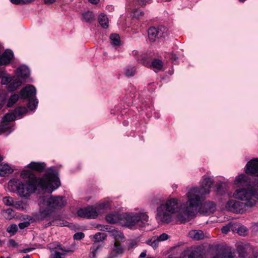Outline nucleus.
I'll use <instances>...</instances> for the list:
<instances>
[{"label": "nucleus", "mask_w": 258, "mask_h": 258, "mask_svg": "<svg viewBox=\"0 0 258 258\" xmlns=\"http://www.w3.org/2000/svg\"><path fill=\"white\" fill-rule=\"evenodd\" d=\"M210 177L204 179L200 187H193L186 194L188 200L186 205L181 204L176 198L167 200L157 208L156 219L162 223H169L172 216L176 214L177 219L182 223L188 221L190 217L204 200L205 195L210 192L213 184Z\"/></svg>", "instance_id": "1"}, {"label": "nucleus", "mask_w": 258, "mask_h": 258, "mask_svg": "<svg viewBox=\"0 0 258 258\" xmlns=\"http://www.w3.org/2000/svg\"><path fill=\"white\" fill-rule=\"evenodd\" d=\"M21 177L26 183L19 182L17 185V191L22 197H28L35 191L37 187L51 193L60 185V181L56 171L53 167L49 169L43 177L37 178L30 170H24L21 173Z\"/></svg>", "instance_id": "2"}, {"label": "nucleus", "mask_w": 258, "mask_h": 258, "mask_svg": "<svg viewBox=\"0 0 258 258\" xmlns=\"http://www.w3.org/2000/svg\"><path fill=\"white\" fill-rule=\"evenodd\" d=\"M233 197L244 201L245 203L235 200H229L225 205L226 210L235 213L242 214L247 208H251L255 205L258 200V188L250 187L248 190L244 188H239L235 190Z\"/></svg>", "instance_id": "3"}, {"label": "nucleus", "mask_w": 258, "mask_h": 258, "mask_svg": "<svg viewBox=\"0 0 258 258\" xmlns=\"http://www.w3.org/2000/svg\"><path fill=\"white\" fill-rule=\"evenodd\" d=\"M40 206L38 218L40 220H43L48 219L49 221V224L53 225L66 226L63 221L59 222L57 220L52 217L54 213L53 210L60 209L66 205V201L62 196H43L40 197L38 199Z\"/></svg>", "instance_id": "4"}, {"label": "nucleus", "mask_w": 258, "mask_h": 258, "mask_svg": "<svg viewBox=\"0 0 258 258\" xmlns=\"http://www.w3.org/2000/svg\"><path fill=\"white\" fill-rule=\"evenodd\" d=\"M121 225L131 229L143 227L148 225L149 216L146 212L122 214Z\"/></svg>", "instance_id": "5"}, {"label": "nucleus", "mask_w": 258, "mask_h": 258, "mask_svg": "<svg viewBox=\"0 0 258 258\" xmlns=\"http://www.w3.org/2000/svg\"><path fill=\"white\" fill-rule=\"evenodd\" d=\"M205 258H235L230 247L216 244L212 246Z\"/></svg>", "instance_id": "6"}, {"label": "nucleus", "mask_w": 258, "mask_h": 258, "mask_svg": "<svg viewBox=\"0 0 258 258\" xmlns=\"http://www.w3.org/2000/svg\"><path fill=\"white\" fill-rule=\"evenodd\" d=\"M180 258H204V249L201 246L187 248L180 254Z\"/></svg>", "instance_id": "7"}, {"label": "nucleus", "mask_w": 258, "mask_h": 258, "mask_svg": "<svg viewBox=\"0 0 258 258\" xmlns=\"http://www.w3.org/2000/svg\"><path fill=\"white\" fill-rule=\"evenodd\" d=\"M234 184L237 187L244 188L246 190H248L250 187H254L255 188H258V180L254 183L250 184L249 178L245 174H241L236 177L234 180Z\"/></svg>", "instance_id": "8"}, {"label": "nucleus", "mask_w": 258, "mask_h": 258, "mask_svg": "<svg viewBox=\"0 0 258 258\" xmlns=\"http://www.w3.org/2000/svg\"><path fill=\"white\" fill-rule=\"evenodd\" d=\"M97 208L88 206L84 208H80L77 211L78 216L87 219H95L98 216Z\"/></svg>", "instance_id": "9"}, {"label": "nucleus", "mask_w": 258, "mask_h": 258, "mask_svg": "<svg viewBox=\"0 0 258 258\" xmlns=\"http://www.w3.org/2000/svg\"><path fill=\"white\" fill-rule=\"evenodd\" d=\"M36 90L34 86L28 85L21 89L20 97L24 99H33L35 97Z\"/></svg>", "instance_id": "10"}, {"label": "nucleus", "mask_w": 258, "mask_h": 258, "mask_svg": "<svg viewBox=\"0 0 258 258\" xmlns=\"http://www.w3.org/2000/svg\"><path fill=\"white\" fill-rule=\"evenodd\" d=\"M245 173L258 176V158L250 160L245 166Z\"/></svg>", "instance_id": "11"}, {"label": "nucleus", "mask_w": 258, "mask_h": 258, "mask_svg": "<svg viewBox=\"0 0 258 258\" xmlns=\"http://www.w3.org/2000/svg\"><path fill=\"white\" fill-rule=\"evenodd\" d=\"M106 237V234L104 233L98 232L95 234L93 236L94 237V244L91 247V254L90 256H92L93 257H96V253L97 252L98 250L100 248V245H96L95 244L96 243L99 242L100 241H102Z\"/></svg>", "instance_id": "12"}, {"label": "nucleus", "mask_w": 258, "mask_h": 258, "mask_svg": "<svg viewBox=\"0 0 258 258\" xmlns=\"http://www.w3.org/2000/svg\"><path fill=\"white\" fill-rule=\"evenodd\" d=\"M148 36L150 41L154 42L157 39L162 36V33L160 28L151 27L148 29Z\"/></svg>", "instance_id": "13"}, {"label": "nucleus", "mask_w": 258, "mask_h": 258, "mask_svg": "<svg viewBox=\"0 0 258 258\" xmlns=\"http://www.w3.org/2000/svg\"><path fill=\"white\" fill-rule=\"evenodd\" d=\"M122 214H119L117 213H113L108 214L106 216V220L112 224L119 223L121 224L122 219Z\"/></svg>", "instance_id": "14"}, {"label": "nucleus", "mask_w": 258, "mask_h": 258, "mask_svg": "<svg viewBox=\"0 0 258 258\" xmlns=\"http://www.w3.org/2000/svg\"><path fill=\"white\" fill-rule=\"evenodd\" d=\"M13 53L11 50H6L0 56V65H6L10 63L13 57Z\"/></svg>", "instance_id": "15"}, {"label": "nucleus", "mask_w": 258, "mask_h": 258, "mask_svg": "<svg viewBox=\"0 0 258 258\" xmlns=\"http://www.w3.org/2000/svg\"><path fill=\"white\" fill-rule=\"evenodd\" d=\"M216 209V205L214 203L210 201L206 202L202 207L200 208V211L206 214L213 213Z\"/></svg>", "instance_id": "16"}, {"label": "nucleus", "mask_w": 258, "mask_h": 258, "mask_svg": "<svg viewBox=\"0 0 258 258\" xmlns=\"http://www.w3.org/2000/svg\"><path fill=\"white\" fill-rule=\"evenodd\" d=\"M28 166L32 170L42 172L45 169L46 165L44 162H31Z\"/></svg>", "instance_id": "17"}, {"label": "nucleus", "mask_w": 258, "mask_h": 258, "mask_svg": "<svg viewBox=\"0 0 258 258\" xmlns=\"http://www.w3.org/2000/svg\"><path fill=\"white\" fill-rule=\"evenodd\" d=\"M123 253L124 249L121 246L120 243H118L117 242H114L112 250L110 252V253L112 254V255L115 257H117L118 256L122 255Z\"/></svg>", "instance_id": "18"}, {"label": "nucleus", "mask_w": 258, "mask_h": 258, "mask_svg": "<svg viewBox=\"0 0 258 258\" xmlns=\"http://www.w3.org/2000/svg\"><path fill=\"white\" fill-rule=\"evenodd\" d=\"M10 84L8 87V89L10 91H14L16 90L22 84V81L19 77L13 78V80Z\"/></svg>", "instance_id": "19"}, {"label": "nucleus", "mask_w": 258, "mask_h": 258, "mask_svg": "<svg viewBox=\"0 0 258 258\" xmlns=\"http://www.w3.org/2000/svg\"><path fill=\"white\" fill-rule=\"evenodd\" d=\"M188 236L195 240H200L204 238V234L202 230H192L189 232Z\"/></svg>", "instance_id": "20"}, {"label": "nucleus", "mask_w": 258, "mask_h": 258, "mask_svg": "<svg viewBox=\"0 0 258 258\" xmlns=\"http://www.w3.org/2000/svg\"><path fill=\"white\" fill-rule=\"evenodd\" d=\"M17 73L18 77L20 78H26L28 77L30 74V71L28 67L23 66L19 68L17 70Z\"/></svg>", "instance_id": "21"}, {"label": "nucleus", "mask_w": 258, "mask_h": 258, "mask_svg": "<svg viewBox=\"0 0 258 258\" xmlns=\"http://www.w3.org/2000/svg\"><path fill=\"white\" fill-rule=\"evenodd\" d=\"M0 74H4L1 76V83L3 85H7L12 82L13 77L10 75L5 73L4 71L0 70Z\"/></svg>", "instance_id": "22"}, {"label": "nucleus", "mask_w": 258, "mask_h": 258, "mask_svg": "<svg viewBox=\"0 0 258 258\" xmlns=\"http://www.w3.org/2000/svg\"><path fill=\"white\" fill-rule=\"evenodd\" d=\"M13 172V169L8 164L0 165V176H5Z\"/></svg>", "instance_id": "23"}, {"label": "nucleus", "mask_w": 258, "mask_h": 258, "mask_svg": "<svg viewBox=\"0 0 258 258\" xmlns=\"http://www.w3.org/2000/svg\"><path fill=\"white\" fill-rule=\"evenodd\" d=\"M12 124L11 122H8L3 121V122L0 125V134L2 133H5L8 132L9 133L12 132Z\"/></svg>", "instance_id": "24"}, {"label": "nucleus", "mask_w": 258, "mask_h": 258, "mask_svg": "<svg viewBox=\"0 0 258 258\" xmlns=\"http://www.w3.org/2000/svg\"><path fill=\"white\" fill-rule=\"evenodd\" d=\"M94 16L92 12L90 11L86 12L82 15L81 20L86 23L91 22L93 20Z\"/></svg>", "instance_id": "25"}, {"label": "nucleus", "mask_w": 258, "mask_h": 258, "mask_svg": "<svg viewBox=\"0 0 258 258\" xmlns=\"http://www.w3.org/2000/svg\"><path fill=\"white\" fill-rule=\"evenodd\" d=\"M237 250L239 254V256L241 258H245L247 255V249L246 246L239 244L237 247Z\"/></svg>", "instance_id": "26"}, {"label": "nucleus", "mask_w": 258, "mask_h": 258, "mask_svg": "<svg viewBox=\"0 0 258 258\" xmlns=\"http://www.w3.org/2000/svg\"><path fill=\"white\" fill-rule=\"evenodd\" d=\"M98 21L100 25L103 28H107L108 27V20L106 16L104 14H100L98 17Z\"/></svg>", "instance_id": "27"}, {"label": "nucleus", "mask_w": 258, "mask_h": 258, "mask_svg": "<svg viewBox=\"0 0 258 258\" xmlns=\"http://www.w3.org/2000/svg\"><path fill=\"white\" fill-rule=\"evenodd\" d=\"M148 245L152 246L155 249L158 246L159 241L155 236H152L151 238L146 241V242Z\"/></svg>", "instance_id": "28"}, {"label": "nucleus", "mask_w": 258, "mask_h": 258, "mask_svg": "<svg viewBox=\"0 0 258 258\" xmlns=\"http://www.w3.org/2000/svg\"><path fill=\"white\" fill-rule=\"evenodd\" d=\"M234 228H236V225L230 222L228 224L222 227L221 228V231L224 234H227L231 230H233Z\"/></svg>", "instance_id": "29"}, {"label": "nucleus", "mask_w": 258, "mask_h": 258, "mask_svg": "<svg viewBox=\"0 0 258 258\" xmlns=\"http://www.w3.org/2000/svg\"><path fill=\"white\" fill-rule=\"evenodd\" d=\"M151 65L154 69L160 71L163 67V62L160 59H155L152 61Z\"/></svg>", "instance_id": "30"}, {"label": "nucleus", "mask_w": 258, "mask_h": 258, "mask_svg": "<svg viewBox=\"0 0 258 258\" xmlns=\"http://www.w3.org/2000/svg\"><path fill=\"white\" fill-rule=\"evenodd\" d=\"M111 43L116 46H118L120 44V37L118 34H112L110 36Z\"/></svg>", "instance_id": "31"}, {"label": "nucleus", "mask_w": 258, "mask_h": 258, "mask_svg": "<svg viewBox=\"0 0 258 258\" xmlns=\"http://www.w3.org/2000/svg\"><path fill=\"white\" fill-rule=\"evenodd\" d=\"M112 235L115 239V242H117L119 243L120 241H122L124 239L123 234L120 231H114L113 232Z\"/></svg>", "instance_id": "32"}, {"label": "nucleus", "mask_w": 258, "mask_h": 258, "mask_svg": "<svg viewBox=\"0 0 258 258\" xmlns=\"http://www.w3.org/2000/svg\"><path fill=\"white\" fill-rule=\"evenodd\" d=\"M19 96L18 94H14L12 95L8 100V107L12 106L18 100Z\"/></svg>", "instance_id": "33"}, {"label": "nucleus", "mask_w": 258, "mask_h": 258, "mask_svg": "<svg viewBox=\"0 0 258 258\" xmlns=\"http://www.w3.org/2000/svg\"><path fill=\"white\" fill-rule=\"evenodd\" d=\"M16 115L15 113H7L3 118V121L10 122L11 121L16 119Z\"/></svg>", "instance_id": "34"}, {"label": "nucleus", "mask_w": 258, "mask_h": 258, "mask_svg": "<svg viewBox=\"0 0 258 258\" xmlns=\"http://www.w3.org/2000/svg\"><path fill=\"white\" fill-rule=\"evenodd\" d=\"M8 96V94L7 92L3 89L0 90V101L1 103H0V109L2 108L3 106V102L5 101Z\"/></svg>", "instance_id": "35"}, {"label": "nucleus", "mask_w": 258, "mask_h": 258, "mask_svg": "<svg viewBox=\"0 0 258 258\" xmlns=\"http://www.w3.org/2000/svg\"><path fill=\"white\" fill-rule=\"evenodd\" d=\"M237 233L240 236H245L247 234L248 230L246 227L243 225H238L236 227Z\"/></svg>", "instance_id": "36"}, {"label": "nucleus", "mask_w": 258, "mask_h": 258, "mask_svg": "<svg viewBox=\"0 0 258 258\" xmlns=\"http://www.w3.org/2000/svg\"><path fill=\"white\" fill-rule=\"evenodd\" d=\"M136 73V68L133 67H130L126 69L125 75L127 77H132L135 75Z\"/></svg>", "instance_id": "37"}, {"label": "nucleus", "mask_w": 258, "mask_h": 258, "mask_svg": "<svg viewBox=\"0 0 258 258\" xmlns=\"http://www.w3.org/2000/svg\"><path fill=\"white\" fill-rule=\"evenodd\" d=\"M38 104V101L36 99L29 100V102L27 104V107L30 110H33L35 109Z\"/></svg>", "instance_id": "38"}, {"label": "nucleus", "mask_w": 258, "mask_h": 258, "mask_svg": "<svg viewBox=\"0 0 258 258\" xmlns=\"http://www.w3.org/2000/svg\"><path fill=\"white\" fill-rule=\"evenodd\" d=\"M5 217L7 219H11L14 216V212L11 208H8L4 211Z\"/></svg>", "instance_id": "39"}, {"label": "nucleus", "mask_w": 258, "mask_h": 258, "mask_svg": "<svg viewBox=\"0 0 258 258\" xmlns=\"http://www.w3.org/2000/svg\"><path fill=\"white\" fill-rule=\"evenodd\" d=\"M27 112V109L25 107H19L15 109V114L16 116L25 114Z\"/></svg>", "instance_id": "40"}, {"label": "nucleus", "mask_w": 258, "mask_h": 258, "mask_svg": "<svg viewBox=\"0 0 258 258\" xmlns=\"http://www.w3.org/2000/svg\"><path fill=\"white\" fill-rule=\"evenodd\" d=\"M155 236L157 238L159 242L166 240L170 237V236L165 233H163L159 236L156 235Z\"/></svg>", "instance_id": "41"}, {"label": "nucleus", "mask_w": 258, "mask_h": 258, "mask_svg": "<svg viewBox=\"0 0 258 258\" xmlns=\"http://www.w3.org/2000/svg\"><path fill=\"white\" fill-rule=\"evenodd\" d=\"M18 230V227L16 224H12L7 228V231L10 233L15 234Z\"/></svg>", "instance_id": "42"}, {"label": "nucleus", "mask_w": 258, "mask_h": 258, "mask_svg": "<svg viewBox=\"0 0 258 258\" xmlns=\"http://www.w3.org/2000/svg\"><path fill=\"white\" fill-rule=\"evenodd\" d=\"M4 203L7 206H12L13 204V199L10 197H6L3 198Z\"/></svg>", "instance_id": "43"}, {"label": "nucleus", "mask_w": 258, "mask_h": 258, "mask_svg": "<svg viewBox=\"0 0 258 258\" xmlns=\"http://www.w3.org/2000/svg\"><path fill=\"white\" fill-rule=\"evenodd\" d=\"M110 206V203L108 201L102 202L98 204L97 209H106Z\"/></svg>", "instance_id": "44"}, {"label": "nucleus", "mask_w": 258, "mask_h": 258, "mask_svg": "<svg viewBox=\"0 0 258 258\" xmlns=\"http://www.w3.org/2000/svg\"><path fill=\"white\" fill-rule=\"evenodd\" d=\"M143 15V13L140 10H136L133 13V17L140 19V17Z\"/></svg>", "instance_id": "45"}, {"label": "nucleus", "mask_w": 258, "mask_h": 258, "mask_svg": "<svg viewBox=\"0 0 258 258\" xmlns=\"http://www.w3.org/2000/svg\"><path fill=\"white\" fill-rule=\"evenodd\" d=\"M84 236L85 235L83 233L77 232L74 235L73 237H74V239L80 240V239H82L83 238H84Z\"/></svg>", "instance_id": "46"}, {"label": "nucleus", "mask_w": 258, "mask_h": 258, "mask_svg": "<svg viewBox=\"0 0 258 258\" xmlns=\"http://www.w3.org/2000/svg\"><path fill=\"white\" fill-rule=\"evenodd\" d=\"M30 222L29 221H24L19 224V227L21 229H23L26 227H28L30 225Z\"/></svg>", "instance_id": "47"}, {"label": "nucleus", "mask_w": 258, "mask_h": 258, "mask_svg": "<svg viewBox=\"0 0 258 258\" xmlns=\"http://www.w3.org/2000/svg\"><path fill=\"white\" fill-rule=\"evenodd\" d=\"M137 59L138 61H140L145 66L148 67L150 66V61L149 60H146L145 57L142 58L141 59H140L139 58L137 57Z\"/></svg>", "instance_id": "48"}, {"label": "nucleus", "mask_w": 258, "mask_h": 258, "mask_svg": "<svg viewBox=\"0 0 258 258\" xmlns=\"http://www.w3.org/2000/svg\"><path fill=\"white\" fill-rule=\"evenodd\" d=\"M137 242L135 240H131L128 243V248H133L137 246Z\"/></svg>", "instance_id": "49"}, {"label": "nucleus", "mask_w": 258, "mask_h": 258, "mask_svg": "<svg viewBox=\"0 0 258 258\" xmlns=\"http://www.w3.org/2000/svg\"><path fill=\"white\" fill-rule=\"evenodd\" d=\"M62 253L59 252L55 251L54 253H52L50 256L49 258H62Z\"/></svg>", "instance_id": "50"}, {"label": "nucleus", "mask_w": 258, "mask_h": 258, "mask_svg": "<svg viewBox=\"0 0 258 258\" xmlns=\"http://www.w3.org/2000/svg\"><path fill=\"white\" fill-rule=\"evenodd\" d=\"M223 183L219 182L216 184L217 191L219 194H221L222 191V188L223 187Z\"/></svg>", "instance_id": "51"}, {"label": "nucleus", "mask_w": 258, "mask_h": 258, "mask_svg": "<svg viewBox=\"0 0 258 258\" xmlns=\"http://www.w3.org/2000/svg\"><path fill=\"white\" fill-rule=\"evenodd\" d=\"M150 1L151 0H137V2L139 5L143 6L147 3H149Z\"/></svg>", "instance_id": "52"}, {"label": "nucleus", "mask_w": 258, "mask_h": 258, "mask_svg": "<svg viewBox=\"0 0 258 258\" xmlns=\"http://www.w3.org/2000/svg\"><path fill=\"white\" fill-rule=\"evenodd\" d=\"M10 2L15 5H22V0H10Z\"/></svg>", "instance_id": "53"}, {"label": "nucleus", "mask_w": 258, "mask_h": 258, "mask_svg": "<svg viewBox=\"0 0 258 258\" xmlns=\"http://www.w3.org/2000/svg\"><path fill=\"white\" fill-rule=\"evenodd\" d=\"M22 205V202H17L16 204H15V207L17 208H19V209H23V207L22 206L21 207V205Z\"/></svg>", "instance_id": "54"}, {"label": "nucleus", "mask_w": 258, "mask_h": 258, "mask_svg": "<svg viewBox=\"0 0 258 258\" xmlns=\"http://www.w3.org/2000/svg\"><path fill=\"white\" fill-rule=\"evenodd\" d=\"M22 5H26L33 2L34 0H22Z\"/></svg>", "instance_id": "55"}, {"label": "nucleus", "mask_w": 258, "mask_h": 258, "mask_svg": "<svg viewBox=\"0 0 258 258\" xmlns=\"http://www.w3.org/2000/svg\"><path fill=\"white\" fill-rule=\"evenodd\" d=\"M160 202H161L160 199H157V198L155 199L154 200H153L152 201L153 204H158Z\"/></svg>", "instance_id": "56"}, {"label": "nucleus", "mask_w": 258, "mask_h": 258, "mask_svg": "<svg viewBox=\"0 0 258 258\" xmlns=\"http://www.w3.org/2000/svg\"><path fill=\"white\" fill-rule=\"evenodd\" d=\"M55 0H44V3L46 4H50L54 3Z\"/></svg>", "instance_id": "57"}, {"label": "nucleus", "mask_w": 258, "mask_h": 258, "mask_svg": "<svg viewBox=\"0 0 258 258\" xmlns=\"http://www.w3.org/2000/svg\"><path fill=\"white\" fill-rule=\"evenodd\" d=\"M99 1V0H89V2L92 4H97Z\"/></svg>", "instance_id": "58"}, {"label": "nucleus", "mask_w": 258, "mask_h": 258, "mask_svg": "<svg viewBox=\"0 0 258 258\" xmlns=\"http://www.w3.org/2000/svg\"><path fill=\"white\" fill-rule=\"evenodd\" d=\"M9 242L13 246H15L16 245V243L14 240L11 239Z\"/></svg>", "instance_id": "59"}, {"label": "nucleus", "mask_w": 258, "mask_h": 258, "mask_svg": "<svg viewBox=\"0 0 258 258\" xmlns=\"http://www.w3.org/2000/svg\"><path fill=\"white\" fill-rule=\"evenodd\" d=\"M146 256V252H142L141 253L140 256L141 257H144Z\"/></svg>", "instance_id": "60"}, {"label": "nucleus", "mask_w": 258, "mask_h": 258, "mask_svg": "<svg viewBox=\"0 0 258 258\" xmlns=\"http://www.w3.org/2000/svg\"><path fill=\"white\" fill-rule=\"evenodd\" d=\"M133 54L134 56L138 55L139 54V52L137 50H134L133 51Z\"/></svg>", "instance_id": "61"}, {"label": "nucleus", "mask_w": 258, "mask_h": 258, "mask_svg": "<svg viewBox=\"0 0 258 258\" xmlns=\"http://www.w3.org/2000/svg\"><path fill=\"white\" fill-rule=\"evenodd\" d=\"M107 258H116L115 256H114L112 254L110 253L108 257Z\"/></svg>", "instance_id": "62"}, {"label": "nucleus", "mask_w": 258, "mask_h": 258, "mask_svg": "<svg viewBox=\"0 0 258 258\" xmlns=\"http://www.w3.org/2000/svg\"><path fill=\"white\" fill-rule=\"evenodd\" d=\"M100 230H108V228L107 227H103V228H102V227H101V228L100 229Z\"/></svg>", "instance_id": "63"}, {"label": "nucleus", "mask_w": 258, "mask_h": 258, "mask_svg": "<svg viewBox=\"0 0 258 258\" xmlns=\"http://www.w3.org/2000/svg\"><path fill=\"white\" fill-rule=\"evenodd\" d=\"M254 258H258V252L255 254L254 255Z\"/></svg>", "instance_id": "64"}]
</instances>
